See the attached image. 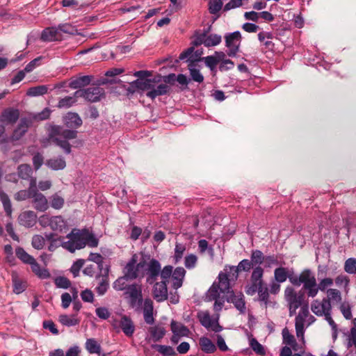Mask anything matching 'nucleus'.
Instances as JSON below:
<instances>
[{"instance_id": "1", "label": "nucleus", "mask_w": 356, "mask_h": 356, "mask_svg": "<svg viewBox=\"0 0 356 356\" xmlns=\"http://www.w3.org/2000/svg\"><path fill=\"white\" fill-rule=\"evenodd\" d=\"M63 122L66 128L60 125H50L48 132L51 137L61 136L65 139H75L77 138V129L82 124L83 120L77 113L68 112L63 117Z\"/></svg>"}, {"instance_id": "2", "label": "nucleus", "mask_w": 356, "mask_h": 356, "mask_svg": "<svg viewBox=\"0 0 356 356\" xmlns=\"http://www.w3.org/2000/svg\"><path fill=\"white\" fill-rule=\"evenodd\" d=\"M217 279L218 282L215 281L207 292V298L209 301L219 299L220 293H226L231 288L228 273L220 271Z\"/></svg>"}, {"instance_id": "3", "label": "nucleus", "mask_w": 356, "mask_h": 356, "mask_svg": "<svg viewBox=\"0 0 356 356\" xmlns=\"http://www.w3.org/2000/svg\"><path fill=\"white\" fill-rule=\"evenodd\" d=\"M242 37L239 31L225 35V46L228 48L227 54L229 57H235L239 51Z\"/></svg>"}, {"instance_id": "4", "label": "nucleus", "mask_w": 356, "mask_h": 356, "mask_svg": "<svg viewBox=\"0 0 356 356\" xmlns=\"http://www.w3.org/2000/svg\"><path fill=\"white\" fill-rule=\"evenodd\" d=\"M126 293H128L130 298L129 306L136 311L140 310L143 303L144 304L141 289L138 288L136 284H131L128 286Z\"/></svg>"}, {"instance_id": "5", "label": "nucleus", "mask_w": 356, "mask_h": 356, "mask_svg": "<svg viewBox=\"0 0 356 356\" xmlns=\"http://www.w3.org/2000/svg\"><path fill=\"white\" fill-rule=\"evenodd\" d=\"M226 300L227 302L232 303L240 313L244 314L245 312V301L244 295L241 291L235 293L234 290L230 288L228 289V292L226 293Z\"/></svg>"}, {"instance_id": "6", "label": "nucleus", "mask_w": 356, "mask_h": 356, "mask_svg": "<svg viewBox=\"0 0 356 356\" xmlns=\"http://www.w3.org/2000/svg\"><path fill=\"white\" fill-rule=\"evenodd\" d=\"M161 264L156 259H151L147 265L146 281L149 284H154L158 279L161 273Z\"/></svg>"}, {"instance_id": "7", "label": "nucleus", "mask_w": 356, "mask_h": 356, "mask_svg": "<svg viewBox=\"0 0 356 356\" xmlns=\"http://www.w3.org/2000/svg\"><path fill=\"white\" fill-rule=\"evenodd\" d=\"M302 284H303L302 289L307 291L308 297L314 298L320 290L317 285L315 275L312 270L303 280Z\"/></svg>"}, {"instance_id": "8", "label": "nucleus", "mask_w": 356, "mask_h": 356, "mask_svg": "<svg viewBox=\"0 0 356 356\" xmlns=\"http://www.w3.org/2000/svg\"><path fill=\"white\" fill-rule=\"evenodd\" d=\"M311 309L318 316H323L327 311H332L330 298H323L322 301L314 300L312 302Z\"/></svg>"}, {"instance_id": "9", "label": "nucleus", "mask_w": 356, "mask_h": 356, "mask_svg": "<svg viewBox=\"0 0 356 356\" xmlns=\"http://www.w3.org/2000/svg\"><path fill=\"white\" fill-rule=\"evenodd\" d=\"M105 97V90L99 86H90L86 88L85 99L90 102H99Z\"/></svg>"}, {"instance_id": "10", "label": "nucleus", "mask_w": 356, "mask_h": 356, "mask_svg": "<svg viewBox=\"0 0 356 356\" xmlns=\"http://www.w3.org/2000/svg\"><path fill=\"white\" fill-rule=\"evenodd\" d=\"M152 289L153 298L156 302H161L168 299L167 282H154Z\"/></svg>"}, {"instance_id": "11", "label": "nucleus", "mask_w": 356, "mask_h": 356, "mask_svg": "<svg viewBox=\"0 0 356 356\" xmlns=\"http://www.w3.org/2000/svg\"><path fill=\"white\" fill-rule=\"evenodd\" d=\"M32 120L27 118H21L17 127L14 129L11 138L13 140H19L27 132Z\"/></svg>"}, {"instance_id": "12", "label": "nucleus", "mask_w": 356, "mask_h": 356, "mask_svg": "<svg viewBox=\"0 0 356 356\" xmlns=\"http://www.w3.org/2000/svg\"><path fill=\"white\" fill-rule=\"evenodd\" d=\"M108 273L109 267L106 266L102 274L96 276L97 280L100 279L98 286L95 288V291L99 296L104 295L109 288Z\"/></svg>"}, {"instance_id": "13", "label": "nucleus", "mask_w": 356, "mask_h": 356, "mask_svg": "<svg viewBox=\"0 0 356 356\" xmlns=\"http://www.w3.org/2000/svg\"><path fill=\"white\" fill-rule=\"evenodd\" d=\"M19 118L18 109L8 108L3 111L0 115V122L6 124H15Z\"/></svg>"}, {"instance_id": "14", "label": "nucleus", "mask_w": 356, "mask_h": 356, "mask_svg": "<svg viewBox=\"0 0 356 356\" xmlns=\"http://www.w3.org/2000/svg\"><path fill=\"white\" fill-rule=\"evenodd\" d=\"M119 327L127 337H131L135 332L136 327L131 318L127 315H122L119 321Z\"/></svg>"}, {"instance_id": "15", "label": "nucleus", "mask_w": 356, "mask_h": 356, "mask_svg": "<svg viewBox=\"0 0 356 356\" xmlns=\"http://www.w3.org/2000/svg\"><path fill=\"white\" fill-rule=\"evenodd\" d=\"M154 86L151 85L150 79H146L145 80L136 79L130 83V86L127 88V90L128 93L133 94L137 90L142 91H149Z\"/></svg>"}, {"instance_id": "16", "label": "nucleus", "mask_w": 356, "mask_h": 356, "mask_svg": "<svg viewBox=\"0 0 356 356\" xmlns=\"http://www.w3.org/2000/svg\"><path fill=\"white\" fill-rule=\"evenodd\" d=\"M92 79V75L73 76L70 79L68 86L72 89H79L90 85Z\"/></svg>"}, {"instance_id": "17", "label": "nucleus", "mask_w": 356, "mask_h": 356, "mask_svg": "<svg viewBox=\"0 0 356 356\" xmlns=\"http://www.w3.org/2000/svg\"><path fill=\"white\" fill-rule=\"evenodd\" d=\"M163 81L165 83L171 86L175 85V82L177 81L180 85L184 86L186 88L190 83L191 79H188V77L184 74H179L178 75H176L174 73H170L166 76H163Z\"/></svg>"}, {"instance_id": "18", "label": "nucleus", "mask_w": 356, "mask_h": 356, "mask_svg": "<svg viewBox=\"0 0 356 356\" xmlns=\"http://www.w3.org/2000/svg\"><path fill=\"white\" fill-rule=\"evenodd\" d=\"M32 203L34 209L38 211L44 212L49 208L47 199L40 192L33 193Z\"/></svg>"}, {"instance_id": "19", "label": "nucleus", "mask_w": 356, "mask_h": 356, "mask_svg": "<svg viewBox=\"0 0 356 356\" xmlns=\"http://www.w3.org/2000/svg\"><path fill=\"white\" fill-rule=\"evenodd\" d=\"M37 215L33 211L22 212L18 217L19 223L26 227H32L36 223Z\"/></svg>"}, {"instance_id": "20", "label": "nucleus", "mask_w": 356, "mask_h": 356, "mask_svg": "<svg viewBox=\"0 0 356 356\" xmlns=\"http://www.w3.org/2000/svg\"><path fill=\"white\" fill-rule=\"evenodd\" d=\"M154 304L153 301L147 298L144 300L143 305V317L147 324L152 325L154 323V318L153 316Z\"/></svg>"}, {"instance_id": "21", "label": "nucleus", "mask_w": 356, "mask_h": 356, "mask_svg": "<svg viewBox=\"0 0 356 356\" xmlns=\"http://www.w3.org/2000/svg\"><path fill=\"white\" fill-rule=\"evenodd\" d=\"M311 270L309 268L304 269L300 274L299 276L295 274L293 268H288V275L289 277H287L289 282L295 286H300L305 277L310 273Z\"/></svg>"}, {"instance_id": "22", "label": "nucleus", "mask_w": 356, "mask_h": 356, "mask_svg": "<svg viewBox=\"0 0 356 356\" xmlns=\"http://www.w3.org/2000/svg\"><path fill=\"white\" fill-rule=\"evenodd\" d=\"M60 39V34L58 28L48 27L46 28L41 34V40L43 41H57Z\"/></svg>"}, {"instance_id": "23", "label": "nucleus", "mask_w": 356, "mask_h": 356, "mask_svg": "<svg viewBox=\"0 0 356 356\" xmlns=\"http://www.w3.org/2000/svg\"><path fill=\"white\" fill-rule=\"evenodd\" d=\"M170 91V87L167 84H159L157 86H154L151 90L147 91L146 96L151 99H154L158 96L167 95Z\"/></svg>"}, {"instance_id": "24", "label": "nucleus", "mask_w": 356, "mask_h": 356, "mask_svg": "<svg viewBox=\"0 0 356 356\" xmlns=\"http://www.w3.org/2000/svg\"><path fill=\"white\" fill-rule=\"evenodd\" d=\"M186 274V270L183 267L176 268L172 275V287L177 289L182 286L183 280Z\"/></svg>"}, {"instance_id": "25", "label": "nucleus", "mask_w": 356, "mask_h": 356, "mask_svg": "<svg viewBox=\"0 0 356 356\" xmlns=\"http://www.w3.org/2000/svg\"><path fill=\"white\" fill-rule=\"evenodd\" d=\"M45 165L53 170H63L66 167V162L61 156L46 160Z\"/></svg>"}, {"instance_id": "26", "label": "nucleus", "mask_w": 356, "mask_h": 356, "mask_svg": "<svg viewBox=\"0 0 356 356\" xmlns=\"http://www.w3.org/2000/svg\"><path fill=\"white\" fill-rule=\"evenodd\" d=\"M67 238L71 239L77 250H81L86 246L83 233H81L79 231L75 233L74 231H72L67 235Z\"/></svg>"}, {"instance_id": "27", "label": "nucleus", "mask_w": 356, "mask_h": 356, "mask_svg": "<svg viewBox=\"0 0 356 356\" xmlns=\"http://www.w3.org/2000/svg\"><path fill=\"white\" fill-rule=\"evenodd\" d=\"M32 272L37 275L40 279H48L50 277L51 274L47 268H41L40 264L35 259L30 264Z\"/></svg>"}, {"instance_id": "28", "label": "nucleus", "mask_w": 356, "mask_h": 356, "mask_svg": "<svg viewBox=\"0 0 356 356\" xmlns=\"http://www.w3.org/2000/svg\"><path fill=\"white\" fill-rule=\"evenodd\" d=\"M199 344L201 350L205 353L211 354L216 350V345L207 337H200Z\"/></svg>"}, {"instance_id": "29", "label": "nucleus", "mask_w": 356, "mask_h": 356, "mask_svg": "<svg viewBox=\"0 0 356 356\" xmlns=\"http://www.w3.org/2000/svg\"><path fill=\"white\" fill-rule=\"evenodd\" d=\"M284 295L289 305H293L294 307H299L302 305L300 302L296 298V291L291 286H287L284 291Z\"/></svg>"}, {"instance_id": "30", "label": "nucleus", "mask_w": 356, "mask_h": 356, "mask_svg": "<svg viewBox=\"0 0 356 356\" xmlns=\"http://www.w3.org/2000/svg\"><path fill=\"white\" fill-rule=\"evenodd\" d=\"M172 333L179 337H187L190 333L189 329L184 325L172 320L170 323Z\"/></svg>"}, {"instance_id": "31", "label": "nucleus", "mask_w": 356, "mask_h": 356, "mask_svg": "<svg viewBox=\"0 0 356 356\" xmlns=\"http://www.w3.org/2000/svg\"><path fill=\"white\" fill-rule=\"evenodd\" d=\"M124 275L129 280H136L138 277H143L145 275L144 272L139 273L136 265L127 264L124 268Z\"/></svg>"}, {"instance_id": "32", "label": "nucleus", "mask_w": 356, "mask_h": 356, "mask_svg": "<svg viewBox=\"0 0 356 356\" xmlns=\"http://www.w3.org/2000/svg\"><path fill=\"white\" fill-rule=\"evenodd\" d=\"M12 282L13 286V293L19 294L24 292L27 288V283L18 277L17 274L12 275Z\"/></svg>"}, {"instance_id": "33", "label": "nucleus", "mask_w": 356, "mask_h": 356, "mask_svg": "<svg viewBox=\"0 0 356 356\" xmlns=\"http://www.w3.org/2000/svg\"><path fill=\"white\" fill-rule=\"evenodd\" d=\"M77 314L68 316L67 314H61L59 316L60 323L65 326H75L80 323V319L76 318Z\"/></svg>"}, {"instance_id": "34", "label": "nucleus", "mask_w": 356, "mask_h": 356, "mask_svg": "<svg viewBox=\"0 0 356 356\" xmlns=\"http://www.w3.org/2000/svg\"><path fill=\"white\" fill-rule=\"evenodd\" d=\"M148 331L150 333L152 340L154 342L159 341L161 339L164 337L166 333L165 327L159 325L150 327Z\"/></svg>"}, {"instance_id": "35", "label": "nucleus", "mask_w": 356, "mask_h": 356, "mask_svg": "<svg viewBox=\"0 0 356 356\" xmlns=\"http://www.w3.org/2000/svg\"><path fill=\"white\" fill-rule=\"evenodd\" d=\"M264 270L261 266H255L253 268L250 276V282H254L261 285H264L263 280Z\"/></svg>"}, {"instance_id": "36", "label": "nucleus", "mask_w": 356, "mask_h": 356, "mask_svg": "<svg viewBox=\"0 0 356 356\" xmlns=\"http://www.w3.org/2000/svg\"><path fill=\"white\" fill-rule=\"evenodd\" d=\"M49 138L58 147L62 148L66 154H69L72 152V145L68 142L70 139H60L57 136L51 137L49 135Z\"/></svg>"}, {"instance_id": "37", "label": "nucleus", "mask_w": 356, "mask_h": 356, "mask_svg": "<svg viewBox=\"0 0 356 356\" xmlns=\"http://www.w3.org/2000/svg\"><path fill=\"white\" fill-rule=\"evenodd\" d=\"M124 70L122 69V68H111L110 70H108V71H106V72L105 73V76H111V77H113V79H104L103 81H102V83H120L122 84V81L119 79H116L115 76L118 75V74H122V72H124Z\"/></svg>"}, {"instance_id": "38", "label": "nucleus", "mask_w": 356, "mask_h": 356, "mask_svg": "<svg viewBox=\"0 0 356 356\" xmlns=\"http://www.w3.org/2000/svg\"><path fill=\"white\" fill-rule=\"evenodd\" d=\"M207 33L208 30H204L202 33L199 30L195 31L191 44L193 45V47H198L203 44L205 46V40Z\"/></svg>"}, {"instance_id": "39", "label": "nucleus", "mask_w": 356, "mask_h": 356, "mask_svg": "<svg viewBox=\"0 0 356 356\" xmlns=\"http://www.w3.org/2000/svg\"><path fill=\"white\" fill-rule=\"evenodd\" d=\"M287 277H289L288 275V268L280 266V267L275 269L274 278L277 282H284L287 280Z\"/></svg>"}, {"instance_id": "40", "label": "nucleus", "mask_w": 356, "mask_h": 356, "mask_svg": "<svg viewBox=\"0 0 356 356\" xmlns=\"http://www.w3.org/2000/svg\"><path fill=\"white\" fill-rule=\"evenodd\" d=\"M15 254L19 259L26 264H30L35 259L33 256L28 254L22 247H17L15 249Z\"/></svg>"}, {"instance_id": "41", "label": "nucleus", "mask_w": 356, "mask_h": 356, "mask_svg": "<svg viewBox=\"0 0 356 356\" xmlns=\"http://www.w3.org/2000/svg\"><path fill=\"white\" fill-rule=\"evenodd\" d=\"M48 92V88L45 85H40L31 87L28 89L26 95L30 97H38L45 95Z\"/></svg>"}, {"instance_id": "42", "label": "nucleus", "mask_w": 356, "mask_h": 356, "mask_svg": "<svg viewBox=\"0 0 356 356\" xmlns=\"http://www.w3.org/2000/svg\"><path fill=\"white\" fill-rule=\"evenodd\" d=\"M283 343L291 346L294 350H297L298 343L293 334H291L286 327L282 330Z\"/></svg>"}, {"instance_id": "43", "label": "nucleus", "mask_w": 356, "mask_h": 356, "mask_svg": "<svg viewBox=\"0 0 356 356\" xmlns=\"http://www.w3.org/2000/svg\"><path fill=\"white\" fill-rule=\"evenodd\" d=\"M197 317L200 324L207 329H209L214 320H211L209 312H200L197 313Z\"/></svg>"}, {"instance_id": "44", "label": "nucleus", "mask_w": 356, "mask_h": 356, "mask_svg": "<svg viewBox=\"0 0 356 356\" xmlns=\"http://www.w3.org/2000/svg\"><path fill=\"white\" fill-rule=\"evenodd\" d=\"M152 348L158 351L163 356H173L176 354L173 348L170 346L153 344L152 345Z\"/></svg>"}, {"instance_id": "45", "label": "nucleus", "mask_w": 356, "mask_h": 356, "mask_svg": "<svg viewBox=\"0 0 356 356\" xmlns=\"http://www.w3.org/2000/svg\"><path fill=\"white\" fill-rule=\"evenodd\" d=\"M285 264V261L284 260L279 261L278 255L272 254L265 256L264 259V267L265 268H270L272 266H283Z\"/></svg>"}, {"instance_id": "46", "label": "nucleus", "mask_w": 356, "mask_h": 356, "mask_svg": "<svg viewBox=\"0 0 356 356\" xmlns=\"http://www.w3.org/2000/svg\"><path fill=\"white\" fill-rule=\"evenodd\" d=\"M86 348L87 350L91 354H98L101 353V346L95 339H88L86 343Z\"/></svg>"}, {"instance_id": "47", "label": "nucleus", "mask_w": 356, "mask_h": 356, "mask_svg": "<svg viewBox=\"0 0 356 356\" xmlns=\"http://www.w3.org/2000/svg\"><path fill=\"white\" fill-rule=\"evenodd\" d=\"M250 261L254 266H260L264 263L265 255L259 250H252L250 255Z\"/></svg>"}, {"instance_id": "48", "label": "nucleus", "mask_w": 356, "mask_h": 356, "mask_svg": "<svg viewBox=\"0 0 356 356\" xmlns=\"http://www.w3.org/2000/svg\"><path fill=\"white\" fill-rule=\"evenodd\" d=\"M17 174L19 178L28 179L32 174V169L29 164H21L17 167Z\"/></svg>"}, {"instance_id": "49", "label": "nucleus", "mask_w": 356, "mask_h": 356, "mask_svg": "<svg viewBox=\"0 0 356 356\" xmlns=\"http://www.w3.org/2000/svg\"><path fill=\"white\" fill-rule=\"evenodd\" d=\"M76 102L77 99H75L74 97H71V96H66L63 98H60L58 100L56 107L58 108H69L75 104Z\"/></svg>"}, {"instance_id": "50", "label": "nucleus", "mask_w": 356, "mask_h": 356, "mask_svg": "<svg viewBox=\"0 0 356 356\" xmlns=\"http://www.w3.org/2000/svg\"><path fill=\"white\" fill-rule=\"evenodd\" d=\"M304 318L298 314L296 317L295 327L296 331V335L298 337H302L303 339L305 329H304Z\"/></svg>"}, {"instance_id": "51", "label": "nucleus", "mask_w": 356, "mask_h": 356, "mask_svg": "<svg viewBox=\"0 0 356 356\" xmlns=\"http://www.w3.org/2000/svg\"><path fill=\"white\" fill-rule=\"evenodd\" d=\"M222 41L221 35L218 34L207 35L205 40V47H210L219 44Z\"/></svg>"}, {"instance_id": "52", "label": "nucleus", "mask_w": 356, "mask_h": 356, "mask_svg": "<svg viewBox=\"0 0 356 356\" xmlns=\"http://www.w3.org/2000/svg\"><path fill=\"white\" fill-rule=\"evenodd\" d=\"M33 193L29 189L20 190L14 195L16 201L21 202L32 198Z\"/></svg>"}, {"instance_id": "53", "label": "nucleus", "mask_w": 356, "mask_h": 356, "mask_svg": "<svg viewBox=\"0 0 356 356\" xmlns=\"http://www.w3.org/2000/svg\"><path fill=\"white\" fill-rule=\"evenodd\" d=\"M343 268L348 274H356V258L347 259L345 261Z\"/></svg>"}, {"instance_id": "54", "label": "nucleus", "mask_w": 356, "mask_h": 356, "mask_svg": "<svg viewBox=\"0 0 356 356\" xmlns=\"http://www.w3.org/2000/svg\"><path fill=\"white\" fill-rule=\"evenodd\" d=\"M0 197L2 202L5 212L8 216H10L12 213V205L8 195L3 193H0Z\"/></svg>"}, {"instance_id": "55", "label": "nucleus", "mask_w": 356, "mask_h": 356, "mask_svg": "<svg viewBox=\"0 0 356 356\" xmlns=\"http://www.w3.org/2000/svg\"><path fill=\"white\" fill-rule=\"evenodd\" d=\"M84 241H86V245H88L89 247L95 248L97 247L99 243V239L92 233H88L87 230H84Z\"/></svg>"}, {"instance_id": "56", "label": "nucleus", "mask_w": 356, "mask_h": 356, "mask_svg": "<svg viewBox=\"0 0 356 356\" xmlns=\"http://www.w3.org/2000/svg\"><path fill=\"white\" fill-rule=\"evenodd\" d=\"M251 348L259 355L264 356L266 350L264 346L254 338H252L250 341Z\"/></svg>"}, {"instance_id": "57", "label": "nucleus", "mask_w": 356, "mask_h": 356, "mask_svg": "<svg viewBox=\"0 0 356 356\" xmlns=\"http://www.w3.org/2000/svg\"><path fill=\"white\" fill-rule=\"evenodd\" d=\"M258 300L267 305L269 302V292L266 286L263 285L259 290Z\"/></svg>"}, {"instance_id": "58", "label": "nucleus", "mask_w": 356, "mask_h": 356, "mask_svg": "<svg viewBox=\"0 0 356 356\" xmlns=\"http://www.w3.org/2000/svg\"><path fill=\"white\" fill-rule=\"evenodd\" d=\"M129 279L126 277L124 275L122 277H120L118 278L113 284L114 289L116 291H123L124 289L127 290V287L129 285L127 284V281Z\"/></svg>"}, {"instance_id": "59", "label": "nucleus", "mask_w": 356, "mask_h": 356, "mask_svg": "<svg viewBox=\"0 0 356 356\" xmlns=\"http://www.w3.org/2000/svg\"><path fill=\"white\" fill-rule=\"evenodd\" d=\"M64 199L57 194H54L51 197L50 205L55 209H61L64 205Z\"/></svg>"}, {"instance_id": "60", "label": "nucleus", "mask_w": 356, "mask_h": 356, "mask_svg": "<svg viewBox=\"0 0 356 356\" xmlns=\"http://www.w3.org/2000/svg\"><path fill=\"white\" fill-rule=\"evenodd\" d=\"M58 29L60 31L70 35H76L78 32L76 26L69 23L59 24Z\"/></svg>"}, {"instance_id": "61", "label": "nucleus", "mask_w": 356, "mask_h": 356, "mask_svg": "<svg viewBox=\"0 0 356 356\" xmlns=\"http://www.w3.org/2000/svg\"><path fill=\"white\" fill-rule=\"evenodd\" d=\"M222 7L221 0H210L209 2V11L211 14L215 15L218 13Z\"/></svg>"}, {"instance_id": "62", "label": "nucleus", "mask_w": 356, "mask_h": 356, "mask_svg": "<svg viewBox=\"0 0 356 356\" xmlns=\"http://www.w3.org/2000/svg\"><path fill=\"white\" fill-rule=\"evenodd\" d=\"M254 267V265L252 264V262L247 259L241 260L238 264V268H236V271H244V272H249L251 268Z\"/></svg>"}, {"instance_id": "63", "label": "nucleus", "mask_w": 356, "mask_h": 356, "mask_svg": "<svg viewBox=\"0 0 356 356\" xmlns=\"http://www.w3.org/2000/svg\"><path fill=\"white\" fill-rule=\"evenodd\" d=\"M85 264V260L83 259H78L75 261L70 268V272L72 273L74 277L79 276L80 270Z\"/></svg>"}, {"instance_id": "64", "label": "nucleus", "mask_w": 356, "mask_h": 356, "mask_svg": "<svg viewBox=\"0 0 356 356\" xmlns=\"http://www.w3.org/2000/svg\"><path fill=\"white\" fill-rule=\"evenodd\" d=\"M54 282L58 288L67 289L71 286L70 280L64 276L56 277Z\"/></svg>"}]
</instances>
